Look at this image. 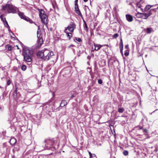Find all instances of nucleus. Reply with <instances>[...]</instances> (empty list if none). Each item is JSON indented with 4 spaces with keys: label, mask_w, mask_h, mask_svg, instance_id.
Wrapping results in <instances>:
<instances>
[{
    "label": "nucleus",
    "mask_w": 158,
    "mask_h": 158,
    "mask_svg": "<svg viewBox=\"0 0 158 158\" xmlns=\"http://www.w3.org/2000/svg\"><path fill=\"white\" fill-rule=\"evenodd\" d=\"M0 88H2V87H1V86H0Z\"/></svg>",
    "instance_id": "nucleus-60"
},
{
    "label": "nucleus",
    "mask_w": 158,
    "mask_h": 158,
    "mask_svg": "<svg viewBox=\"0 0 158 158\" xmlns=\"http://www.w3.org/2000/svg\"><path fill=\"white\" fill-rule=\"evenodd\" d=\"M127 20L129 22H131L133 20L132 16L130 15H126Z\"/></svg>",
    "instance_id": "nucleus-14"
},
{
    "label": "nucleus",
    "mask_w": 158,
    "mask_h": 158,
    "mask_svg": "<svg viewBox=\"0 0 158 158\" xmlns=\"http://www.w3.org/2000/svg\"><path fill=\"white\" fill-rule=\"evenodd\" d=\"M16 46L17 47V48L18 49H19V47H18V45H16Z\"/></svg>",
    "instance_id": "nucleus-56"
},
{
    "label": "nucleus",
    "mask_w": 158,
    "mask_h": 158,
    "mask_svg": "<svg viewBox=\"0 0 158 158\" xmlns=\"http://www.w3.org/2000/svg\"><path fill=\"white\" fill-rule=\"evenodd\" d=\"M10 31L11 30L10 29H9V32H10Z\"/></svg>",
    "instance_id": "nucleus-59"
},
{
    "label": "nucleus",
    "mask_w": 158,
    "mask_h": 158,
    "mask_svg": "<svg viewBox=\"0 0 158 158\" xmlns=\"http://www.w3.org/2000/svg\"><path fill=\"white\" fill-rule=\"evenodd\" d=\"M18 14L19 16L22 19L23 18V17L25 15L24 14V13H23L20 12V11H19Z\"/></svg>",
    "instance_id": "nucleus-26"
},
{
    "label": "nucleus",
    "mask_w": 158,
    "mask_h": 158,
    "mask_svg": "<svg viewBox=\"0 0 158 158\" xmlns=\"http://www.w3.org/2000/svg\"><path fill=\"white\" fill-rule=\"evenodd\" d=\"M34 24L35 25H36V26H37V24L36 23H35L34 22Z\"/></svg>",
    "instance_id": "nucleus-58"
},
{
    "label": "nucleus",
    "mask_w": 158,
    "mask_h": 158,
    "mask_svg": "<svg viewBox=\"0 0 158 158\" xmlns=\"http://www.w3.org/2000/svg\"><path fill=\"white\" fill-rule=\"evenodd\" d=\"M41 22L42 23L47 24L48 23V16L46 15H43L40 17Z\"/></svg>",
    "instance_id": "nucleus-6"
},
{
    "label": "nucleus",
    "mask_w": 158,
    "mask_h": 158,
    "mask_svg": "<svg viewBox=\"0 0 158 158\" xmlns=\"http://www.w3.org/2000/svg\"><path fill=\"white\" fill-rule=\"evenodd\" d=\"M6 48H8V50L11 51V50L12 47L11 46L9 45H6Z\"/></svg>",
    "instance_id": "nucleus-32"
},
{
    "label": "nucleus",
    "mask_w": 158,
    "mask_h": 158,
    "mask_svg": "<svg viewBox=\"0 0 158 158\" xmlns=\"http://www.w3.org/2000/svg\"><path fill=\"white\" fill-rule=\"evenodd\" d=\"M89 157H90L92 156V155H93L90 152H89Z\"/></svg>",
    "instance_id": "nucleus-48"
},
{
    "label": "nucleus",
    "mask_w": 158,
    "mask_h": 158,
    "mask_svg": "<svg viewBox=\"0 0 158 158\" xmlns=\"http://www.w3.org/2000/svg\"><path fill=\"white\" fill-rule=\"evenodd\" d=\"M11 83V81L10 80H8L7 82V85H10Z\"/></svg>",
    "instance_id": "nucleus-44"
},
{
    "label": "nucleus",
    "mask_w": 158,
    "mask_h": 158,
    "mask_svg": "<svg viewBox=\"0 0 158 158\" xmlns=\"http://www.w3.org/2000/svg\"><path fill=\"white\" fill-rule=\"evenodd\" d=\"M83 22H84V24H85V23H86L85 21L84 20H83Z\"/></svg>",
    "instance_id": "nucleus-57"
},
{
    "label": "nucleus",
    "mask_w": 158,
    "mask_h": 158,
    "mask_svg": "<svg viewBox=\"0 0 158 158\" xmlns=\"http://www.w3.org/2000/svg\"><path fill=\"white\" fill-rule=\"evenodd\" d=\"M125 48L126 49H128L129 48L128 45H126L125 46Z\"/></svg>",
    "instance_id": "nucleus-47"
},
{
    "label": "nucleus",
    "mask_w": 158,
    "mask_h": 158,
    "mask_svg": "<svg viewBox=\"0 0 158 158\" xmlns=\"http://www.w3.org/2000/svg\"><path fill=\"white\" fill-rule=\"evenodd\" d=\"M54 55V52L52 51H49V54L46 57H44V60H48L50 59Z\"/></svg>",
    "instance_id": "nucleus-7"
},
{
    "label": "nucleus",
    "mask_w": 158,
    "mask_h": 158,
    "mask_svg": "<svg viewBox=\"0 0 158 158\" xmlns=\"http://www.w3.org/2000/svg\"><path fill=\"white\" fill-rule=\"evenodd\" d=\"M75 11L79 10L78 5L77 3H75Z\"/></svg>",
    "instance_id": "nucleus-29"
},
{
    "label": "nucleus",
    "mask_w": 158,
    "mask_h": 158,
    "mask_svg": "<svg viewBox=\"0 0 158 158\" xmlns=\"http://www.w3.org/2000/svg\"><path fill=\"white\" fill-rule=\"evenodd\" d=\"M94 66L95 70H97L98 69V67H97V65L96 64V63H95L94 64Z\"/></svg>",
    "instance_id": "nucleus-45"
},
{
    "label": "nucleus",
    "mask_w": 158,
    "mask_h": 158,
    "mask_svg": "<svg viewBox=\"0 0 158 158\" xmlns=\"http://www.w3.org/2000/svg\"><path fill=\"white\" fill-rule=\"evenodd\" d=\"M153 6H150V5H147L143 9V12L148 11L150 8L151 7H152Z\"/></svg>",
    "instance_id": "nucleus-22"
},
{
    "label": "nucleus",
    "mask_w": 158,
    "mask_h": 158,
    "mask_svg": "<svg viewBox=\"0 0 158 158\" xmlns=\"http://www.w3.org/2000/svg\"><path fill=\"white\" fill-rule=\"evenodd\" d=\"M2 99H4V93H3L2 94Z\"/></svg>",
    "instance_id": "nucleus-49"
},
{
    "label": "nucleus",
    "mask_w": 158,
    "mask_h": 158,
    "mask_svg": "<svg viewBox=\"0 0 158 158\" xmlns=\"http://www.w3.org/2000/svg\"><path fill=\"white\" fill-rule=\"evenodd\" d=\"M110 156L111 157V154H110Z\"/></svg>",
    "instance_id": "nucleus-62"
},
{
    "label": "nucleus",
    "mask_w": 158,
    "mask_h": 158,
    "mask_svg": "<svg viewBox=\"0 0 158 158\" xmlns=\"http://www.w3.org/2000/svg\"><path fill=\"white\" fill-rule=\"evenodd\" d=\"M119 48L121 53V54L123 56V44L122 40L121 38V39L120 43H119Z\"/></svg>",
    "instance_id": "nucleus-9"
},
{
    "label": "nucleus",
    "mask_w": 158,
    "mask_h": 158,
    "mask_svg": "<svg viewBox=\"0 0 158 158\" xmlns=\"http://www.w3.org/2000/svg\"><path fill=\"white\" fill-rule=\"evenodd\" d=\"M98 82L99 84H101L102 83V81L101 79H98Z\"/></svg>",
    "instance_id": "nucleus-41"
},
{
    "label": "nucleus",
    "mask_w": 158,
    "mask_h": 158,
    "mask_svg": "<svg viewBox=\"0 0 158 158\" xmlns=\"http://www.w3.org/2000/svg\"><path fill=\"white\" fill-rule=\"evenodd\" d=\"M44 52V57L47 56V55L49 54L50 50L47 49H44L43 50Z\"/></svg>",
    "instance_id": "nucleus-17"
},
{
    "label": "nucleus",
    "mask_w": 158,
    "mask_h": 158,
    "mask_svg": "<svg viewBox=\"0 0 158 158\" xmlns=\"http://www.w3.org/2000/svg\"><path fill=\"white\" fill-rule=\"evenodd\" d=\"M158 9V7L157 8L152 9H151L149 12L147 13L148 17L152 15L153 13H155L156 12V9Z\"/></svg>",
    "instance_id": "nucleus-11"
},
{
    "label": "nucleus",
    "mask_w": 158,
    "mask_h": 158,
    "mask_svg": "<svg viewBox=\"0 0 158 158\" xmlns=\"http://www.w3.org/2000/svg\"><path fill=\"white\" fill-rule=\"evenodd\" d=\"M37 55L38 56L42 58L44 60V55L43 50L38 52L37 53Z\"/></svg>",
    "instance_id": "nucleus-15"
},
{
    "label": "nucleus",
    "mask_w": 158,
    "mask_h": 158,
    "mask_svg": "<svg viewBox=\"0 0 158 158\" xmlns=\"http://www.w3.org/2000/svg\"><path fill=\"white\" fill-rule=\"evenodd\" d=\"M129 54V53L128 52H127V51H125V53H124V55L125 56H128Z\"/></svg>",
    "instance_id": "nucleus-42"
},
{
    "label": "nucleus",
    "mask_w": 158,
    "mask_h": 158,
    "mask_svg": "<svg viewBox=\"0 0 158 158\" xmlns=\"http://www.w3.org/2000/svg\"><path fill=\"white\" fill-rule=\"evenodd\" d=\"M72 95L70 97V98L71 99L73 98L74 97H75L76 95V94L75 93L74 94H72Z\"/></svg>",
    "instance_id": "nucleus-39"
},
{
    "label": "nucleus",
    "mask_w": 158,
    "mask_h": 158,
    "mask_svg": "<svg viewBox=\"0 0 158 158\" xmlns=\"http://www.w3.org/2000/svg\"><path fill=\"white\" fill-rule=\"evenodd\" d=\"M76 27V25L74 23L71 22L70 23L68 27L66 29L67 30H68L70 32H73L74 29Z\"/></svg>",
    "instance_id": "nucleus-5"
},
{
    "label": "nucleus",
    "mask_w": 158,
    "mask_h": 158,
    "mask_svg": "<svg viewBox=\"0 0 158 158\" xmlns=\"http://www.w3.org/2000/svg\"><path fill=\"white\" fill-rule=\"evenodd\" d=\"M75 11L76 13L78 15L80 16L81 18H83V16L79 10H77Z\"/></svg>",
    "instance_id": "nucleus-24"
},
{
    "label": "nucleus",
    "mask_w": 158,
    "mask_h": 158,
    "mask_svg": "<svg viewBox=\"0 0 158 158\" xmlns=\"http://www.w3.org/2000/svg\"><path fill=\"white\" fill-rule=\"evenodd\" d=\"M0 18L1 19L2 21L3 22L4 24H5L4 21H5V19L3 18V15H1L0 16Z\"/></svg>",
    "instance_id": "nucleus-36"
},
{
    "label": "nucleus",
    "mask_w": 158,
    "mask_h": 158,
    "mask_svg": "<svg viewBox=\"0 0 158 158\" xmlns=\"http://www.w3.org/2000/svg\"><path fill=\"white\" fill-rule=\"evenodd\" d=\"M137 7H138V8H140L141 10H142L143 12V8H142L141 7V6L139 4H137Z\"/></svg>",
    "instance_id": "nucleus-35"
},
{
    "label": "nucleus",
    "mask_w": 158,
    "mask_h": 158,
    "mask_svg": "<svg viewBox=\"0 0 158 158\" xmlns=\"http://www.w3.org/2000/svg\"><path fill=\"white\" fill-rule=\"evenodd\" d=\"M22 19L25 20L26 21H28V20L29 19V18L26 16L25 15L24 16V17H23V18Z\"/></svg>",
    "instance_id": "nucleus-37"
},
{
    "label": "nucleus",
    "mask_w": 158,
    "mask_h": 158,
    "mask_svg": "<svg viewBox=\"0 0 158 158\" xmlns=\"http://www.w3.org/2000/svg\"><path fill=\"white\" fill-rule=\"evenodd\" d=\"M23 56L24 60L28 62L31 61V57L32 55V53L28 48L24 47L23 48Z\"/></svg>",
    "instance_id": "nucleus-1"
},
{
    "label": "nucleus",
    "mask_w": 158,
    "mask_h": 158,
    "mask_svg": "<svg viewBox=\"0 0 158 158\" xmlns=\"http://www.w3.org/2000/svg\"><path fill=\"white\" fill-rule=\"evenodd\" d=\"M50 31H52V28H50Z\"/></svg>",
    "instance_id": "nucleus-55"
},
{
    "label": "nucleus",
    "mask_w": 158,
    "mask_h": 158,
    "mask_svg": "<svg viewBox=\"0 0 158 158\" xmlns=\"http://www.w3.org/2000/svg\"><path fill=\"white\" fill-rule=\"evenodd\" d=\"M6 10L9 13H16L19 11V9L11 3L6 4L5 5L2 6V10Z\"/></svg>",
    "instance_id": "nucleus-2"
},
{
    "label": "nucleus",
    "mask_w": 158,
    "mask_h": 158,
    "mask_svg": "<svg viewBox=\"0 0 158 158\" xmlns=\"http://www.w3.org/2000/svg\"><path fill=\"white\" fill-rule=\"evenodd\" d=\"M148 16L146 13H142V17L141 18L144 19H146L148 18Z\"/></svg>",
    "instance_id": "nucleus-20"
},
{
    "label": "nucleus",
    "mask_w": 158,
    "mask_h": 158,
    "mask_svg": "<svg viewBox=\"0 0 158 158\" xmlns=\"http://www.w3.org/2000/svg\"><path fill=\"white\" fill-rule=\"evenodd\" d=\"M77 40L79 42H81L82 41V40H81V39L79 38L75 37V39H74V40Z\"/></svg>",
    "instance_id": "nucleus-33"
},
{
    "label": "nucleus",
    "mask_w": 158,
    "mask_h": 158,
    "mask_svg": "<svg viewBox=\"0 0 158 158\" xmlns=\"http://www.w3.org/2000/svg\"><path fill=\"white\" fill-rule=\"evenodd\" d=\"M123 154L125 156H127L128 154V152L127 151L125 150L123 152Z\"/></svg>",
    "instance_id": "nucleus-34"
},
{
    "label": "nucleus",
    "mask_w": 158,
    "mask_h": 158,
    "mask_svg": "<svg viewBox=\"0 0 158 158\" xmlns=\"http://www.w3.org/2000/svg\"><path fill=\"white\" fill-rule=\"evenodd\" d=\"M142 130L143 133L144 135H146L148 133V131L146 129H144L143 127L139 125L135 127L133 129V130H135L136 131H138L140 130Z\"/></svg>",
    "instance_id": "nucleus-4"
},
{
    "label": "nucleus",
    "mask_w": 158,
    "mask_h": 158,
    "mask_svg": "<svg viewBox=\"0 0 158 158\" xmlns=\"http://www.w3.org/2000/svg\"><path fill=\"white\" fill-rule=\"evenodd\" d=\"M27 22H29L30 23H34V22L30 19L29 18V19L28 20Z\"/></svg>",
    "instance_id": "nucleus-40"
},
{
    "label": "nucleus",
    "mask_w": 158,
    "mask_h": 158,
    "mask_svg": "<svg viewBox=\"0 0 158 158\" xmlns=\"http://www.w3.org/2000/svg\"><path fill=\"white\" fill-rule=\"evenodd\" d=\"M64 32L66 33V35L69 40H70L71 38L72 37V34L71 33L68 32L67 29H65Z\"/></svg>",
    "instance_id": "nucleus-13"
},
{
    "label": "nucleus",
    "mask_w": 158,
    "mask_h": 158,
    "mask_svg": "<svg viewBox=\"0 0 158 158\" xmlns=\"http://www.w3.org/2000/svg\"><path fill=\"white\" fill-rule=\"evenodd\" d=\"M19 93H17V87L16 86L15 88V89L14 90V92L13 94V97L15 98H18Z\"/></svg>",
    "instance_id": "nucleus-16"
},
{
    "label": "nucleus",
    "mask_w": 158,
    "mask_h": 158,
    "mask_svg": "<svg viewBox=\"0 0 158 158\" xmlns=\"http://www.w3.org/2000/svg\"><path fill=\"white\" fill-rule=\"evenodd\" d=\"M44 142L46 143L45 148L46 149L49 150L51 148L54 149V148L52 147L57 143V141L54 140V139H45Z\"/></svg>",
    "instance_id": "nucleus-3"
},
{
    "label": "nucleus",
    "mask_w": 158,
    "mask_h": 158,
    "mask_svg": "<svg viewBox=\"0 0 158 158\" xmlns=\"http://www.w3.org/2000/svg\"><path fill=\"white\" fill-rule=\"evenodd\" d=\"M118 111L119 113H122L124 111V109L123 108H120L118 109Z\"/></svg>",
    "instance_id": "nucleus-27"
},
{
    "label": "nucleus",
    "mask_w": 158,
    "mask_h": 158,
    "mask_svg": "<svg viewBox=\"0 0 158 158\" xmlns=\"http://www.w3.org/2000/svg\"><path fill=\"white\" fill-rule=\"evenodd\" d=\"M158 110V109L156 110H155L153 112H152L151 113H150V115L152 114L154 112L156 111L157 110Z\"/></svg>",
    "instance_id": "nucleus-50"
},
{
    "label": "nucleus",
    "mask_w": 158,
    "mask_h": 158,
    "mask_svg": "<svg viewBox=\"0 0 158 158\" xmlns=\"http://www.w3.org/2000/svg\"><path fill=\"white\" fill-rule=\"evenodd\" d=\"M84 29L87 32L88 31L89 28L86 23H85V24L84 25Z\"/></svg>",
    "instance_id": "nucleus-25"
},
{
    "label": "nucleus",
    "mask_w": 158,
    "mask_h": 158,
    "mask_svg": "<svg viewBox=\"0 0 158 158\" xmlns=\"http://www.w3.org/2000/svg\"><path fill=\"white\" fill-rule=\"evenodd\" d=\"M89 158H97L96 155L94 154H93L92 156L89 157Z\"/></svg>",
    "instance_id": "nucleus-43"
},
{
    "label": "nucleus",
    "mask_w": 158,
    "mask_h": 158,
    "mask_svg": "<svg viewBox=\"0 0 158 158\" xmlns=\"http://www.w3.org/2000/svg\"><path fill=\"white\" fill-rule=\"evenodd\" d=\"M146 33L147 34H150L151 32L154 31L153 30L152 28L148 27L146 29Z\"/></svg>",
    "instance_id": "nucleus-19"
},
{
    "label": "nucleus",
    "mask_w": 158,
    "mask_h": 158,
    "mask_svg": "<svg viewBox=\"0 0 158 158\" xmlns=\"http://www.w3.org/2000/svg\"><path fill=\"white\" fill-rule=\"evenodd\" d=\"M41 31L40 29L39 28L38 29V31H37V37L38 38H40V37L41 35Z\"/></svg>",
    "instance_id": "nucleus-23"
},
{
    "label": "nucleus",
    "mask_w": 158,
    "mask_h": 158,
    "mask_svg": "<svg viewBox=\"0 0 158 158\" xmlns=\"http://www.w3.org/2000/svg\"><path fill=\"white\" fill-rule=\"evenodd\" d=\"M39 16H42L44 15H46L45 14V11L43 9H39Z\"/></svg>",
    "instance_id": "nucleus-18"
},
{
    "label": "nucleus",
    "mask_w": 158,
    "mask_h": 158,
    "mask_svg": "<svg viewBox=\"0 0 158 158\" xmlns=\"http://www.w3.org/2000/svg\"><path fill=\"white\" fill-rule=\"evenodd\" d=\"M142 13H138L136 14V16L137 18H141Z\"/></svg>",
    "instance_id": "nucleus-30"
},
{
    "label": "nucleus",
    "mask_w": 158,
    "mask_h": 158,
    "mask_svg": "<svg viewBox=\"0 0 158 158\" xmlns=\"http://www.w3.org/2000/svg\"><path fill=\"white\" fill-rule=\"evenodd\" d=\"M78 0H75V3H77V2H78Z\"/></svg>",
    "instance_id": "nucleus-51"
},
{
    "label": "nucleus",
    "mask_w": 158,
    "mask_h": 158,
    "mask_svg": "<svg viewBox=\"0 0 158 158\" xmlns=\"http://www.w3.org/2000/svg\"><path fill=\"white\" fill-rule=\"evenodd\" d=\"M67 104V102L66 100H62L60 104V106L56 109L58 110H60V107H63L66 106Z\"/></svg>",
    "instance_id": "nucleus-10"
},
{
    "label": "nucleus",
    "mask_w": 158,
    "mask_h": 158,
    "mask_svg": "<svg viewBox=\"0 0 158 158\" xmlns=\"http://www.w3.org/2000/svg\"><path fill=\"white\" fill-rule=\"evenodd\" d=\"M4 19H5L4 23H5V24H4V25H5V26H6V27L7 28H10V27L8 24L6 20V18H4Z\"/></svg>",
    "instance_id": "nucleus-28"
},
{
    "label": "nucleus",
    "mask_w": 158,
    "mask_h": 158,
    "mask_svg": "<svg viewBox=\"0 0 158 158\" xmlns=\"http://www.w3.org/2000/svg\"><path fill=\"white\" fill-rule=\"evenodd\" d=\"M103 45V46H108V45L107 44H106V45Z\"/></svg>",
    "instance_id": "nucleus-54"
},
{
    "label": "nucleus",
    "mask_w": 158,
    "mask_h": 158,
    "mask_svg": "<svg viewBox=\"0 0 158 158\" xmlns=\"http://www.w3.org/2000/svg\"><path fill=\"white\" fill-rule=\"evenodd\" d=\"M43 43V40L42 37H41L40 38H38L37 41V47H40L42 45Z\"/></svg>",
    "instance_id": "nucleus-8"
},
{
    "label": "nucleus",
    "mask_w": 158,
    "mask_h": 158,
    "mask_svg": "<svg viewBox=\"0 0 158 158\" xmlns=\"http://www.w3.org/2000/svg\"><path fill=\"white\" fill-rule=\"evenodd\" d=\"M74 45H73V44H71L70 45H69V46H68V48H71V47H74Z\"/></svg>",
    "instance_id": "nucleus-46"
},
{
    "label": "nucleus",
    "mask_w": 158,
    "mask_h": 158,
    "mask_svg": "<svg viewBox=\"0 0 158 158\" xmlns=\"http://www.w3.org/2000/svg\"><path fill=\"white\" fill-rule=\"evenodd\" d=\"M17 140L15 139H12L10 140V144L13 145H15L16 143Z\"/></svg>",
    "instance_id": "nucleus-21"
},
{
    "label": "nucleus",
    "mask_w": 158,
    "mask_h": 158,
    "mask_svg": "<svg viewBox=\"0 0 158 158\" xmlns=\"http://www.w3.org/2000/svg\"><path fill=\"white\" fill-rule=\"evenodd\" d=\"M44 0V1H47L48 0Z\"/></svg>",
    "instance_id": "nucleus-61"
},
{
    "label": "nucleus",
    "mask_w": 158,
    "mask_h": 158,
    "mask_svg": "<svg viewBox=\"0 0 158 158\" xmlns=\"http://www.w3.org/2000/svg\"><path fill=\"white\" fill-rule=\"evenodd\" d=\"M118 34L117 33H115L113 35V38H116L118 37Z\"/></svg>",
    "instance_id": "nucleus-38"
},
{
    "label": "nucleus",
    "mask_w": 158,
    "mask_h": 158,
    "mask_svg": "<svg viewBox=\"0 0 158 158\" xmlns=\"http://www.w3.org/2000/svg\"><path fill=\"white\" fill-rule=\"evenodd\" d=\"M94 46L95 47L94 50L97 51L98 50L102 47L103 46V45L96 44L94 43Z\"/></svg>",
    "instance_id": "nucleus-12"
},
{
    "label": "nucleus",
    "mask_w": 158,
    "mask_h": 158,
    "mask_svg": "<svg viewBox=\"0 0 158 158\" xmlns=\"http://www.w3.org/2000/svg\"><path fill=\"white\" fill-rule=\"evenodd\" d=\"M88 1V0H83V1L85 2H87Z\"/></svg>",
    "instance_id": "nucleus-53"
},
{
    "label": "nucleus",
    "mask_w": 158,
    "mask_h": 158,
    "mask_svg": "<svg viewBox=\"0 0 158 158\" xmlns=\"http://www.w3.org/2000/svg\"><path fill=\"white\" fill-rule=\"evenodd\" d=\"M10 33H12L13 35H14V33L12 32V31H10Z\"/></svg>",
    "instance_id": "nucleus-52"
},
{
    "label": "nucleus",
    "mask_w": 158,
    "mask_h": 158,
    "mask_svg": "<svg viewBox=\"0 0 158 158\" xmlns=\"http://www.w3.org/2000/svg\"><path fill=\"white\" fill-rule=\"evenodd\" d=\"M27 69L26 66L25 65H23L21 67V69L23 71H25Z\"/></svg>",
    "instance_id": "nucleus-31"
}]
</instances>
